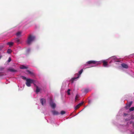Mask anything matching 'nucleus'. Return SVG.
Here are the masks:
<instances>
[{"label":"nucleus","mask_w":134,"mask_h":134,"mask_svg":"<svg viewBox=\"0 0 134 134\" xmlns=\"http://www.w3.org/2000/svg\"><path fill=\"white\" fill-rule=\"evenodd\" d=\"M96 64L97 65L99 64V63L98 62L94 60H90L87 62L86 63V65H87L88 64Z\"/></svg>","instance_id":"3"},{"label":"nucleus","mask_w":134,"mask_h":134,"mask_svg":"<svg viewBox=\"0 0 134 134\" xmlns=\"http://www.w3.org/2000/svg\"><path fill=\"white\" fill-rule=\"evenodd\" d=\"M27 72L29 73V74H31L32 75H33L34 74V73L33 72H32L31 71H30L29 70H26Z\"/></svg>","instance_id":"15"},{"label":"nucleus","mask_w":134,"mask_h":134,"mask_svg":"<svg viewBox=\"0 0 134 134\" xmlns=\"http://www.w3.org/2000/svg\"><path fill=\"white\" fill-rule=\"evenodd\" d=\"M132 134H134V132Z\"/></svg>","instance_id":"34"},{"label":"nucleus","mask_w":134,"mask_h":134,"mask_svg":"<svg viewBox=\"0 0 134 134\" xmlns=\"http://www.w3.org/2000/svg\"><path fill=\"white\" fill-rule=\"evenodd\" d=\"M132 101H131V102H130L128 104V107H130V106H131V105L132 104Z\"/></svg>","instance_id":"22"},{"label":"nucleus","mask_w":134,"mask_h":134,"mask_svg":"<svg viewBox=\"0 0 134 134\" xmlns=\"http://www.w3.org/2000/svg\"><path fill=\"white\" fill-rule=\"evenodd\" d=\"M79 96L78 94H77L76 95L75 98V101H76L77 100H79V99H78V98H79Z\"/></svg>","instance_id":"14"},{"label":"nucleus","mask_w":134,"mask_h":134,"mask_svg":"<svg viewBox=\"0 0 134 134\" xmlns=\"http://www.w3.org/2000/svg\"><path fill=\"white\" fill-rule=\"evenodd\" d=\"M129 110L130 111H132L134 110V107H132L129 109Z\"/></svg>","instance_id":"21"},{"label":"nucleus","mask_w":134,"mask_h":134,"mask_svg":"<svg viewBox=\"0 0 134 134\" xmlns=\"http://www.w3.org/2000/svg\"><path fill=\"white\" fill-rule=\"evenodd\" d=\"M11 58L10 57H9L8 60L7 62L8 63H9L11 61Z\"/></svg>","instance_id":"27"},{"label":"nucleus","mask_w":134,"mask_h":134,"mask_svg":"<svg viewBox=\"0 0 134 134\" xmlns=\"http://www.w3.org/2000/svg\"><path fill=\"white\" fill-rule=\"evenodd\" d=\"M8 70H9L11 72H15L16 71L13 69H9Z\"/></svg>","instance_id":"17"},{"label":"nucleus","mask_w":134,"mask_h":134,"mask_svg":"<svg viewBox=\"0 0 134 134\" xmlns=\"http://www.w3.org/2000/svg\"><path fill=\"white\" fill-rule=\"evenodd\" d=\"M111 58L112 59H114L115 61L117 60V58L115 56H113L111 57Z\"/></svg>","instance_id":"18"},{"label":"nucleus","mask_w":134,"mask_h":134,"mask_svg":"<svg viewBox=\"0 0 134 134\" xmlns=\"http://www.w3.org/2000/svg\"><path fill=\"white\" fill-rule=\"evenodd\" d=\"M70 89H68L67 90V93L68 94V95H70Z\"/></svg>","instance_id":"24"},{"label":"nucleus","mask_w":134,"mask_h":134,"mask_svg":"<svg viewBox=\"0 0 134 134\" xmlns=\"http://www.w3.org/2000/svg\"><path fill=\"white\" fill-rule=\"evenodd\" d=\"M14 44V43L12 42H9L7 43V44L8 45H9L10 46H12Z\"/></svg>","instance_id":"16"},{"label":"nucleus","mask_w":134,"mask_h":134,"mask_svg":"<svg viewBox=\"0 0 134 134\" xmlns=\"http://www.w3.org/2000/svg\"><path fill=\"white\" fill-rule=\"evenodd\" d=\"M75 76H76V77H77V75Z\"/></svg>","instance_id":"33"},{"label":"nucleus","mask_w":134,"mask_h":134,"mask_svg":"<svg viewBox=\"0 0 134 134\" xmlns=\"http://www.w3.org/2000/svg\"><path fill=\"white\" fill-rule=\"evenodd\" d=\"M12 52V50L11 49H8L7 51V53L8 54L11 53Z\"/></svg>","instance_id":"19"},{"label":"nucleus","mask_w":134,"mask_h":134,"mask_svg":"<svg viewBox=\"0 0 134 134\" xmlns=\"http://www.w3.org/2000/svg\"><path fill=\"white\" fill-rule=\"evenodd\" d=\"M83 69H81L79 71V74H79L80 76V75H81L82 74V72H83Z\"/></svg>","instance_id":"20"},{"label":"nucleus","mask_w":134,"mask_h":134,"mask_svg":"<svg viewBox=\"0 0 134 134\" xmlns=\"http://www.w3.org/2000/svg\"><path fill=\"white\" fill-rule=\"evenodd\" d=\"M34 85L36 86V92L37 93H38L40 91V89L39 88L38 86L36 85L35 84H34Z\"/></svg>","instance_id":"9"},{"label":"nucleus","mask_w":134,"mask_h":134,"mask_svg":"<svg viewBox=\"0 0 134 134\" xmlns=\"http://www.w3.org/2000/svg\"><path fill=\"white\" fill-rule=\"evenodd\" d=\"M20 68L21 69H27L28 68V67L23 65H22L20 66Z\"/></svg>","instance_id":"10"},{"label":"nucleus","mask_w":134,"mask_h":134,"mask_svg":"<svg viewBox=\"0 0 134 134\" xmlns=\"http://www.w3.org/2000/svg\"><path fill=\"white\" fill-rule=\"evenodd\" d=\"M40 102L41 104L43 105L44 103H46V100L44 98H41L40 99Z\"/></svg>","instance_id":"6"},{"label":"nucleus","mask_w":134,"mask_h":134,"mask_svg":"<svg viewBox=\"0 0 134 134\" xmlns=\"http://www.w3.org/2000/svg\"><path fill=\"white\" fill-rule=\"evenodd\" d=\"M35 37L34 36L30 35H29L27 40V43L30 45L31 44V42L34 41Z\"/></svg>","instance_id":"1"},{"label":"nucleus","mask_w":134,"mask_h":134,"mask_svg":"<svg viewBox=\"0 0 134 134\" xmlns=\"http://www.w3.org/2000/svg\"><path fill=\"white\" fill-rule=\"evenodd\" d=\"M2 56L0 55V59L2 57Z\"/></svg>","instance_id":"31"},{"label":"nucleus","mask_w":134,"mask_h":134,"mask_svg":"<svg viewBox=\"0 0 134 134\" xmlns=\"http://www.w3.org/2000/svg\"><path fill=\"white\" fill-rule=\"evenodd\" d=\"M15 42L17 43H19L20 42V40L18 38H16L14 39Z\"/></svg>","instance_id":"13"},{"label":"nucleus","mask_w":134,"mask_h":134,"mask_svg":"<svg viewBox=\"0 0 134 134\" xmlns=\"http://www.w3.org/2000/svg\"><path fill=\"white\" fill-rule=\"evenodd\" d=\"M83 102H81V103H79L78 104L80 106H81V105H82L83 104Z\"/></svg>","instance_id":"29"},{"label":"nucleus","mask_w":134,"mask_h":134,"mask_svg":"<svg viewBox=\"0 0 134 134\" xmlns=\"http://www.w3.org/2000/svg\"><path fill=\"white\" fill-rule=\"evenodd\" d=\"M77 75V77H74L72 78L71 80L72 83H73L74 82V81L76 80L77 79L79 78L80 76V75L78 74V73H76L75 74V76Z\"/></svg>","instance_id":"5"},{"label":"nucleus","mask_w":134,"mask_h":134,"mask_svg":"<svg viewBox=\"0 0 134 134\" xmlns=\"http://www.w3.org/2000/svg\"><path fill=\"white\" fill-rule=\"evenodd\" d=\"M66 112L65 111L62 110L61 111L60 114L61 115H63Z\"/></svg>","instance_id":"23"},{"label":"nucleus","mask_w":134,"mask_h":134,"mask_svg":"<svg viewBox=\"0 0 134 134\" xmlns=\"http://www.w3.org/2000/svg\"><path fill=\"white\" fill-rule=\"evenodd\" d=\"M21 32L20 31H19L16 33V35L17 36L20 37L21 36Z\"/></svg>","instance_id":"12"},{"label":"nucleus","mask_w":134,"mask_h":134,"mask_svg":"<svg viewBox=\"0 0 134 134\" xmlns=\"http://www.w3.org/2000/svg\"><path fill=\"white\" fill-rule=\"evenodd\" d=\"M91 102V100H89L88 103H90Z\"/></svg>","instance_id":"32"},{"label":"nucleus","mask_w":134,"mask_h":134,"mask_svg":"<svg viewBox=\"0 0 134 134\" xmlns=\"http://www.w3.org/2000/svg\"><path fill=\"white\" fill-rule=\"evenodd\" d=\"M50 104L51 107L53 109L55 108L56 107V105L55 104L52 102V100H51Z\"/></svg>","instance_id":"4"},{"label":"nucleus","mask_w":134,"mask_h":134,"mask_svg":"<svg viewBox=\"0 0 134 134\" xmlns=\"http://www.w3.org/2000/svg\"><path fill=\"white\" fill-rule=\"evenodd\" d=\"M21 77L24 80H26V78L25 76H21Z\"/></svg>","instance_id":"28"},{"label":"nucleus","mask_w":134,"mask_h":134,"mask_svg":"<svg viewBox=\"0 0 134 134\" xmlns=\"http://www.w3.org/2000/svg\"><path fill=\"white\" fill-rule=\"evenodd\" d=\"M3 48V46H0V51L2 50Z\"/></svg>","instance_id":"30"},{"label":"nucleus","mask_w":134,"mask_h":134,"mask_svg":"<svg viewBox=\"0 0 134 134\" xmlns=\"http://www.w3.org/2000/svg\"><path fill=\"white\" fill-rule=\"evenodd\" d=\"M121 65L123 68H125L127 69L129 67V66L127 64L124 63H123L121 64Z\"/></svg>","instance_id":"7"},{"label":"nucleus","mask_w":134,"mask_h":134,"mask_svg":"<svg viewBox=\"0 0 134 134\" xmlns=\"http://www.w3.org/2000/svg\"><path fill=\"white\" fill-rule=\"evenodd\" d=\"M52 112L54 115H57L59 114L58 112L55 110H53L52 111Z\"/></svg>","instance_id":"8"},{"label":"nucleus","mask_w":134,"mask_h":134,"mask_svg":"<svg viewBox=\"0 0 134 134\" xmlns=\"http://www.w3.org/2000/svg\"><path fill=\"white\" fill-rule=\"evenodd\" d=\"M80 107V106L78 104L76 105V106L75 107V109H78Z\"/></svg>","instance_id":"25"},{"label":"nucleus","mask_w":134,"mask_h":134,"mask_svg":"<svg viewBox=\"0 0 134 134\" xmlns=\"http://www.w3.org/2000/svg\"><path fill=\"white\" fill-rule=\"evenodd\" d=\"M34 80L30 79H27L26 80V84L28 87H30L31 86L30 84L33 83L34 82Z\"/></svg>","instance_id":"2"},{"label":"nucleus","mask_w":134,"mask_h":134,"mask_svg":"<svg viewBox=\"0 0 134 134\" xmlns=\"http://www.w3.org/2000/svg\"><path fill=\"white\" fill-rule=\"evenodd\" d=\"M88 89H85L84 91V92L85 93H87V92H88Z\"/></svg>","instance_id":"26"},{"label":"nucleus","mask_w":134,"mask_h":134,"mask_svg":"<svg viewBox=\"0 0 134 134\" xmlns=\"http://www.w3.org/2000/svg\"><path fill=\"white\" fill-rule=\"evenodd\" d=\"M102 62L104 67H106L108 65V63L105 61H103Z\"/></svg>","instance_id":"11"}]
</instances>
